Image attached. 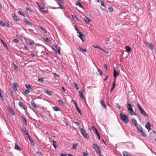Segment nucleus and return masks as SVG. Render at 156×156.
<instances>
[{"label":"nucleus","mask_w":156,"mask_h":156,"mask_svg":"<svg viewBox=\"0 0 156 156\" xmlns=\"http://www.w3.org/2000/svg\"><path fill=\"white\" fill-rule=\"evenodd\" d=\"M120 115L121 120L126 124L128 123L129 119L128 117L125 114H123L122 113L120 114Z\"/></svg>","instance_id":"obj_1"},{"label":"nucleus","mask_w":156,"mask_h":156,"mask_svg":"<svg viewBox=\"0 0 156 156\" xmlns=\"http://www.w3.org/2000/svg\"><path fill=\"white\" fill-rule=\"evenodd\" d=\"M93 146H94V148L96 152L98 153L99 155H101V151L98 145L97 144H93Z\"/></svg>","instance_id":"obj_2"},{"label":"nucleus","mask_w":156,"mask_h":156,"mask_svg":"<svg viewBox=\"0 0 156 156\" xmlns=\"http://www.w3.org/2000/svg\"><path fill=\"white\" fill-rule=\"evenodd\" d=\"M144 43L149 49L151 50L154 49V46L152 43H149L147 41H145Z\"/></svg>","instance_id":"obj_3"},{"label":"nucleus","mask_w":156,"mask_h":156,"mask_svg":"<svg viewBox=\"0 0 156 156\" xmlns=\"http://www.w3.org/2000/svg\"><path fill=\"white\" fill-rule=\"evenodd\" d=\"M52 48L54 50L55 52L58 53L59 55L60 54V49L58 48L56 45H53L52 46Z\"/></svg>","instance_id":"obj_4"},{"label":"nucleus","mask_w":156,"mask_h":156,"mask_svg":"<svg viewBox=\"0 0 156 156\" xmlns=\"http://www.w3.org/2000/svg\"><path fill=\"white\" fill-rule=\"evenodd\" d=\"M77 33L79 34V37L82 40L83 42H84L85 41V40L84 39L85 38V36L81 32H77Z\"/></svg>","instance_id":"obj_5"},{"label":"nucleus","mask_w":156,"mask_h":156,"mask_svg":"<svg viewBox=\"0 0 156 156\" xmlns=\"http://www.w3.org/2000/svg\"><path fill=\"white\" fill-rule=\"evenodd\" d=\"M18 105L20 108L23 109L25 110H26L27 108V107H25V105L23 104V103L22 102H20L18 103Z\"/></svg>","instance_id":"obj_6"},{"label":"nucleus","mask_w":156,"mask_h":156,"mask_svg":"<svg viewBox=\"0 0 156 156\" xmlns=\"http://www.w3.org/2000/svg\"><path fill=\"white\" fill-rule=\"evenodd\" d=\"M145 127L147 129L148 132L151 130V124L149 122H147L146 124Z\"/></svg>","instance_id":"obj_7"},{"label":"nucleus","mask_w":156,"mask_h":156,"mask_svg":"<svg viewBox=\"0 0 156 156\" xmlns=\"http://www.w3.org/2000/svg\"><path fill=\"white\" fill-rule=\"evenodd\" d=\"M17 83H13V90L15 91H18V89H17Z\"/></svg>","instance_id":"obj_8"},{"label":"nucleus","mask_w":156,"mask_h":156,"mask_svg":"<svg viewBox=\"0 0 156 156\" xmlns=\"http://www.w3.org/2000/svg\"><path fill=\"white\" fill-rule=\"evenodd\" d=\"M23 21L25 23L26 25H31V26H33V24L31 23L29 21L27 20L26 18L24 19Z\"/></svg>","instance_id":"obj_9"},{"label":"nucleus","mask_w":156,"mask_h":156,"mask_svg":"<svg viewBox=\"0 0 156 156\" xmlns=\"http://www.w3.org/2000/svg\"><path fill=\"white\" fill-rule=\"evenodd\" d=\"M44 92L49 95H52V92L49 90L45 89L44 90Z\"/></svg>","instance_id":"obj_10"},{"label":"nucleus","mask_w":156,"mask_h":156,"mask_svg":"<svg viewBox=\"0 0 156 156\" xmlns=\"http://www.w3.org/2000/svg\"><path fill=\"white\" fill-rule=\"evenodd\" d=\"M12 16L13 19L15 20L16 21H17L19 20V19L18 17L15 14H12Z\"/></svg>","instance_id":"obj_11"},{"label":"nucleus","mask_w":156,"mask_h":156,"mask_svg":"<svg viewBox=\"0 0 156 156\" xmlns=\"http://www.w3.org/2000/svg\"><path fill=\"white\" fill-rule=\"evenodd\" d=\"M8 109L9 111V112L13 115L14 116L15 115V114L14 112L13 109L11 108L10 107H9Z\"/></svg>","instance_id":"obj_12"},{"label":"nucleus","mask_w":156,"mask_h":156,"mask_svg":"<svg viewBox=\"0 0 156 156\" xmlns=\"http://www.w3.org/2000/svg\"><path fill=\"white\" fill-rule=\"evenodd\" d=\"M84 20L87 24H89L91 21L90 19L87 17H86Z\"/></svg>","instance_id":"obj_13"},{"label":"nucleus","mask_w":156,"mask_h":156,"mask_svg":"<svg viewBox=\"0 0 156 156\" xmlns=\"http://www.w3.org/2000/svg\"><path fill=\"white\" fill-rule=\"evenodd\" d=\"M22 118L23 122L25 123V125L27 126V121L26 119V117L24 115H23L22 116Z\"/></svg>","instance_id":"obj_14"},{"label":"nucleus","mask_w":156,"mask_h":156,"mask_svg":"<svg viewBox=\"0 0 156 156\" xmlns=\"http://www.w3.org/2000/svg\"><path fill=\"white\" fill-rule=\"evenodd\" d=\"M119 73L118 72L115 70L114 69V73H113V76L115 78H116L117 76H119Z\"/></svg>","instance_id":"obj_15"},{"label":"nucleus","mask_w":156,"mask_h":156,"mask_svg":"<svg viewBox=\"0 0 156 156\" xmlns=\"http://www.w3.org/2000/svg\"><path fill=\"white\" fill-rule=\"evenodd\" d=\"M76 5L79 6L80 7L82 8L83 9H84V8L81 3L79 2H76Z\"/></svg>","instance_id":"obj_16"},{"label":"nucleus","mask_w":156,"mask_h":156,"mask_svg":"<svg viewBox=\"0 0 156 156\" xmlns=\"http://www.w3.org/2000/svg\"><path fill=\"white\" fill-rule=\"evenodd\" d=\"M101 105L102 107H103L104 108H106V106L105 104L104 100H102L101 102Z\"/></svg>","instance_id":"obj_17"},{"label":"nucleus","mask_w":156,"mask_h":156,"mask_svg":"<svg viewBox=\"0 0 156 156\" xmlns=\"http://www.w3.org/2000/svg\"><path fill=\"white\" fill-rule=\"evenodd\" d=\"M141 114L142 115H144L145 117H147L148 115L146 114L144 110L143 109L140 111Z\"/></svg>","instance_id":"obj_18"},{"label":"nucleus","mask_w":156,"mask_h":156,"mask_svg":"<svg viewBox=\"0 0 156 156\" xmlns=\"http://www.w3.org/2000/svg\"><path fill=\"white\" fill-rule=\"evenodd\" d=\"M31 105L32 107L35 108H37V106L35 102L33 101H31Z\"/></svg>","instance_id":"obj_19"},{"label":"nucleus","mask_w":156,"mask_h":156,"mask_svg":"<svg viewBox=\"0 0 156 156\" xmlns=\"http://www.w3.org/2000/svg\"><path fill=\"white\" fill-rule=\"evenodd\" d=\"M40 8L43 13L47 14V13L48 11H45L44 10V7L41 8L40 6H39Z\"/></svg>","instance_id":"obj_20"},{"label":"nucleus","mask_w":156,"mask_h":156,"mask_svg":"<svg viewBox=\"0 0 156 156\" xmlns=\"http://www.w3.org/2000/svg\"><path fill=\"white\" fill-rule=\"evenodd\" d=\"M133 124L135 125L136 127L137 126V123L136 119H133L132 120Z\"/></svg>","instance_id":"obj_21"},{"label":"nucleus","mask_w":156,"mask_h":156,"mask_svg":"<svg viewBox=\"0 0 156 156\" xmlns=\"http://www.w3.org/2000/svg\"><path fill=\"white\" fill-rule=\"evenodd\" d=\"M79 93L80 98H81L82 99H84V97L82 91L81 90L79 91Z\"/></svg>","instance_id":"obj_22"},{"label":"nucleus","mask_w":156,"mask_h":156,"mask_svg":"<svg viewBox=\"0 0 156 156\" xmlns=\"http://www.w3.org/2000/svg\"><path fill=\"white\" fill-rule=\"evenodd\" d=\"M126 51L128 52H130L131 51V49L129 46H126L125 47Z\"/></svg>","instance_id":"obj_23"},{"label":"nucleus","mask_w":156,"mask_h":156,"mask_svg":"<svg viewBox=\"0 0 156 156\" xmlns=\"http://www.w3.org/2000/svg\"><path fill=\"white\" fill-rule=\"evenodd\" d=\"M15 149L18 151H20L21 148L20 147H19L17 144H16L15 145Z\"/></svg>","instance_id":"obj_24"},{"label":"nucleus","mask_w":156,"mask_h":156,"mask_svg":"<svg viewBox=\"0 0 156 156\" xmlns=\"http://www.w3.org/2000/svg\"><path fill=\"white\" fill-rule=\"evenodd\" d=\"M127 108H128V110L129 111L132 109V106L129 103H127Z\"/></svg>","instance_id":"obj_25"},{"label":"nucleus","mask_w":156,"mask_h":156,"mask_svg":"<svg viewBox=\"0 0 156 156\" xmlns=\"http://www.w3.org/2000/svg\"><path fill=\"white\" fill-rule=\"evenodd\" d=\"M129 111H130L129 112V114L130 115H137L134 112L133 109H132V110H131Z\"/></svg>","instance_id":"obj_26"},{"label":"nucleus","mask_w":156,"mask_h":156,"mask_svg":"<svg viewBox=\"0 0 156 156\" xmlns=\"http://www.w3.org/2000/svg\"><path fill=\"white\" fill-rule=\"evenodd\" d=\"M57 143L56 141H55V140H53V145L55 149H56L57 147Z\"/></svg>","instance_id":"obj_27"},{"label":"nucleus","mask_w":156,"mask_h":156,"mask_svg":"<svg viewBox=\"0 0 156 156\" xmlns=\"http://www.w3.org/2000/svg\"><path fill=\"white\" fill-rule=\"evenodd\" d=\"M57 3L60 6V7L59 8H56V7H54V8H53L52 9H64V8H63L61 5L59 3H58V2H57Z\"/></svg>","instance_id":"obj_28"},{"label":"nucleus","mask_w":156,"mask_h":156,"mask_svg":"<svg viewBox=\"0 0 156 156\" xmlns=\"http://www.w3.org/2000/svg\"><path fill=\"white\" fill-rule=\"evenodd\" d=\"M83 135L85 138L88 139L89 138V136L88 134L86 133V132H84Z\"/></svg>","instance_id":"obj_29"},{"label":"nucleus","mask_w":156,"mask_h":156,"mask_svg":"<svg viewBox=\"0 0 156 156\" xmlns=\"http://www.w3.org/2000/svg\"><path fill=\"white\" fill-rule=\"evenodd\" d=\"M98 71L97 73V75H101L102 74V72L100 69H98Z\"/></svg>","instance_id":"obj_30"},{"label":"nucleus","mask_w":156,"mask_h":156,"mask_svg":"<svg viewBox=\"0 0 156 156\" xmlns=\"http://www.w3.org/2000/svg\"><path fill=\"white\" fill-rule=\"evenodd\" d=\"M78 143H75V144H73V147L72 149L73 150H75L76 148V146H77L78 144Z\"/></svg>","instance_id":"obj_31"},{"label":"nucleus","mask_w":156,"mask_h":156,"mask_svg":"<svg viewBox=\"0 0 156 156\" xmlns=\"http://www.w3.org/2000/svg\"><path fill=\"white\" fill-rule=\"evenodd\" d=\"M52 108L55 111H60V110L59 108H58L57 107H52Z\"/></svg>","instance_id":"obj_32"},{"label":"nucleus","mask_w":156,"mask_h":156,"mask_svg":"<svg viewBox=\"0 0 156 156\" xmlns=\"http://www.w3.org/2000/svg\"><path fill=\"white\" fill-rule=\"evenodd\" d=\"M92 128L93 132L95 133H97V132H98L97 129L94 126H92Z\"/></svg>","instance_id":"obj_33"},{"label":"nucleus","mask_w":156,"mask_h":156,"mask_svg":"<svg viewBox=\"0 0 156 156\" xmlns=\"http://www.w3.org/2000/svg\"><path fill=\"white\" fill-rule=\"evenodd\" d=\"M124 156H131L128 153L127 151H124L123 152Z\"/></svg>","instance_id":"obj_34"},{"label":"nucleus","mask_w":156,"mask_h":156,"mask_svg":"<svg viewBox=\"0 0 156 156\" xmlns=\"http://www.w3.org/2000/svg\"><path fill=\"white\" fill-rule=\"evenodd\" d=\"M136 127L137 130L139 132H140L143 129V128L141 126L138 127L137 126Z\"/></svg>","instance_id":"obj_35"},{"label":"nucleus","mask_w":156,"mask_h":156,"mask_svg":"<svg viewBox=\"0 0 156 156\" xmlns=\"http://www.w3.org/2000/svg\"><path fill=\"white\" fill-rule=\"evenodd\" d=\"M22 130L23 131L24 133L26 135V134L27 133H28V131L26 130V127H24V128H22Z\"/></svg>","instance_id":"obj_36"},{"label":"nucleus","mask_w":156,"mask_h":156,"mask_svg":"<svg viewBox=\"0 0 156 156\" xmlns=\"http://www.w3.org/2000/svg\"><path fill=\"white\" fill-rule=\"evenodd\" d=\"M140 133L144 137L146 136V134L144 131H143V129L140 131Z\"/></svg>","instance_id":"obj_37"},{"label":"nucleus","mask_w":156,"mask_h":156,"mask_svg":"<svg viewBox=\"0 0 156 156\" xmlns=\"http://www.w3.org/2000/svg\"><path fill=\"white\" fill-rule=\"evenodd\" d=\"M30 142L31 143V145L33 146H34L35 145V142H34L33 140V139H31L30 140Z\"/></svg>","instance_id":"obj_38"},{"label":"nucleus","mask_w":156,"mask_h":156,"mask_svg":"<svg viewBox=\"0 0 156 156\" xmlns=\"http://www.w3.org/2000/svg\"><path fill=\"white\" fill-rule=\"evenodd\" d=\"M38 82H41V83H43L44 81V79L43 78H39L38 79Z\"/></svg>","instance_id":"obj_39"},{"label":"nucleus","mask_w":156,"mask_h":156,"mask_svg":"<svg viewBox=\"0 0 156 156\" xmlns=\"http://www.w3.org/2000/svg\"><path fill=\"white\" fill-rule=\"evenodd\" d=\"M18 13L19 15H20L21 16H25V14L23 13L21 11H19L18 12Z\"/></svg>","instance_id":"obj_40"},{"label":"nucleus","mask_w":156,"mask_h":156,"mask_svg":"<svg viewBox=\"0 0 156 156\" xmlns=\"http://www.w3.org/2000/svg\"><path fill=\"white\" fill-rule=\"evenodd\" d=\"M13 65L14 66L15 70H16V71H18L19 69L17 66L14 63H13Z\"/></svg>","instance_id":"obj_41"},{"label":"nucleus","mask_w":156,"mask_h":156,"mask_svg":"<svg viewBox=\"0 0 156 156\" xmlns=\"http://www.w3.org/2000/svg\"><path fill=\"white\" fill-rule=\"evenodd\" d=\"M79 48L80 50L81 51L84 52H85L86 51V50L85 49H83L81 47H79Z\"/></svg>","instance_id":"obj_42"},{"label":"nucleus","mask_w":156,"mask_h":156,"mask_svg":"<svg viewBox=\"0 0 156 156\" xmlns=\"http://www.w3.org/2000/svg\"><path fill=\"white\" fill-rule=\"evenodd\" d=\"M30 45H31L34 44L35 43L33 41H29L28 43Z\"/></svg>","instance_id":"obj_43"},{"label":"nucleus","mask_w":156,"mask_h":156,"mask_svg":"<svg viewBox=\"0 0 156 156\" xmlns=\"http://www.w3.org/2000/svg\"><path fill=\"white\" fill-rule=\"evenodd\" d=\"M74 85L75 88L77 90H78L79 89V86L76 83H74Z\"/></svg>","instance_id":"obj_44"},{"label":"nucleus","mask_w":156,"mask_h":156,"mask_svg":"<svg viewBox=\"0 0 156 156\" xmlns=\"http://www.w3.org/2000/svg\"><path fill=\"white\" fill-rule=\"evenodd\" d=\"M85 132H86V131L85 130L84 128H82L81 130V132L82 135H83L84 133Z\"/></svg>","instance_id":"obj_45"},{"label":"nucleus","mask_w":156,"mask_h":156,"mask_svg":"<svg viewBox=\"0 0 156 156\" xmlns=\"http://www.w3.org/2000/svg\"><path fill=\"white\" fill-rule=\"evenodd\" d=\"M26 87L27 88L29 89H32V87H31L30 85H26Z\"/></svg>","instance_id":"obj_46"},{"label":"nucleus","mask_w":156,"mask_h":156,"mask_svg":"<svg viewBox=\"0 0 156 156\" xmlns=\"http://www.w3.org/2000/svg\"><path fill=\"white\" fill-rule=\"evenodd\" d=\"M78 112L81 115H82L83 113L81 112V110L78 107L76 108Z\"/></svg>","instance_id":"obj_47"},{"label":"nucleus","mask_w":156,"mask_h":156,"mask_svg":"<svg viewBox=\"0 0 156 156\" xmlns=\"http://www.w3.org/2000/svg\"><path fill=\"white\" fill-rule=\"evenodd\" d=\"M0 24L1 26L4 27H5V23L2 21H1L0 22Z\"/></svg>","instance_id":"obj_48"},{"label":"nucleus","mask_w":156,"mask_h":156,"mask_svg":"<svg viewBox=\"0 0 156 156\" xmlns=\"http://www.w3.org/2000/svg\"><path fill=\"white\" fill-rule=\"evenodd\" d=\"M108 10L109 11V12H112L113 11V8L111 6H110L108 8Z\"/></svg>","instance_id":"obj_49"},{"label":"nucleus","mask_w":156,"mask_h":156,"mask_svg":"<svg viewBox=\"0 0 156 156\" xmlns=\"http://www.w3.org/2000/svg\"><path fill=\"white\" fill-rule=\"evenodd\" d=\"M137 106L138 107L139 109L140 110V111L143 109V108L140 105V104H138Z\"/></svg>","instance_id":"obj_50"},{"label":"nucleus","mask_w":156,"mask_h":156,"mask_svg":"<svg viewBox=\"0 0 156 156\" xmlns=\"http://www.w3.org/2000/svg\"><path fill=\"white\" fill-rule=\"evenodd\" d=\"M5 27L6 26L8 28H9L10 27L9 25L8 22H5Z\"/></svg>","instance_id":"obj_51"},{"label":"nucleus","mask_w":156,"mask_h":156,"mask_svg":"<svg viewBox=\"0 0 156 156\" xmlns=\"http://www.w3.org/2000/svg\"><path fill=\"white\" fill-rule=\"evenodd\" d=\"M73 102L74 103V104L76 107V108L78 107V106H77V104L76 101L74 100H72Z\"/></svg>","instance_id":"obj_52"},{"label":"nucleus","mask_w":156,"mask_h":156,"mask_svg":"<svg viewBox=\"0 0 156 156\" xmlns=\"http://www.w3.org/2000/svg\"><path fill=\"white\" fill-rule=\"evenodd\" d=\"M46 42L49 43L51 41L48 38H44Z\"/></svg>","instance_id":"obj_53"},{"label":"nucleus","mask_w":156,"mask_h":156,"mask_svg":"<svg viewBox=\"0 0 156 156\" xmlns=\"http://www.w3.org/2000/svg\"><path fill=\"white\" fill-rule=\"evenodd\" d=\"M13 41L14 42L16 43H18L19 41L18 40L16 39H14Z\"/></svg>","instance_id":"obj_54"},{"label":"nucleus","mask_w":156,"mask_h":156,"mask_svg":"<svg viewBox=\"0 0 156 156\" xmlns=\"http://www.w3.org/2000/svg\"><path fill=\"white\" fill-rule=\"evenodd\" d=\"M58 102L60 104H64L63 102L61 99L59 100H58Z\"/></svg>","instance_id":"obj_55"},{"label":"nucleus","mask_w":156,"mask_h":156,"mask_svg":"<svg viewBox=\"0 0 156 156\" xmlns=\"http://www.w3.org/2000/svg\"><path fill=\"white\" fill-rule=\"evenodd\" d=\"M75 29L77 31V32H80L79 31V29L77 27V26L76 25H75Z\"/></svg>","instance_id":"obj_56"},{"label":"nucleus","mask_w":156,"mask_h":156,"mask_svg":"<svg viewBox=\"0 0 156 156\" xmlns=\"http://www.w3.org/2000/svg\"><path fill=\"white\" fill-rule=\"evenodd\" d=\"M37 154L39 156H41V155H42V154L41 152H40L39 151H37L36 152Z\"/></svg>","instance_id":"obj_57"},{"label":"nucleus","mask_w":156,"mask_h":156,"mask_svg":"<svg viewBox=\"0 0 156 156\" xmlns=\"http://www.w3.org/2000/svg\"><path fill=\"white\" fill-rule=\"evenodd\" d=\"M26 135H27V137L29 138V140H30V139H32V138H31V136H30V135H29V134H28V133H27L26 134Z\"/></svg>","instance_id":"obj_58"},{"label":"nucleus","mask_w":156,"mask_h":156,"mask_svg":"<svg viewBox=\"0 0 156 156\" xmlns=\"http://www.w3.org/2000/svg\"><path fill=\"white\" fill-rule=\"evenodd\" d=\"M24 92L26 94H27L30 92V91L28 90H26L24 91Z\"/></svg>","instance_id":"obj_59"},{"label":"nucleus","mask_w":156,"mask_h":156,"mask_svg":"<svg viewBox=\"0 0 156 156\" xmlns=\"http://www.w3.org/2000/svg\"><path fill=\"white\" fill-rule=\"evenodd\" d=\"M83 156H87L88 155V154L87 153V152L86 153L85 152H83Z\"/></svg>","instance_id":"obj_60"},{"label":"nucleus","mask_w":156,"mask_h":156,"mask_svg":"<svg viewBox=\"0 0 156 156\" xmlns=\"http://www.w3.org/2000/svg\"><path fill=\"white\" fill-rule=\"evenodd\" d=\"M53 74L55 77H59V76L56 73H54Z\"/></svg>","instance_id":"obj_61"},{"label":"nucleus","mask_w":156,"mask_h":156,"mask_svg":"<svg viewBox=\"0 0 156 156\" xmlns=\"http://www.w3.org/2000/svg\"><path fill=\"white\" fill-rule=\"evenodd\" d=\"M3 44L4 47L7 49H8V47L6 44L5 43H4Z\"/></svg>","instance_id":"obj_62"},{"label":"nucleus","mask_w":156,"mask_h":156,"mask_svg":"<svg viewBox=\"0 0 156 156\" xmlns=\"http://www.w3.org/2000/svg\"><path fill=\"white\" fill-rule=\"evenodd\" d=\"M40 27L43 30H44V32L45 33H46V30H45L43 28V27Z\"/></svg>","instance_id":"obj_63"},{"label":"nucleus","mask_w":156,"mask_h":156,"mask_svg":"<svg viewBox=\"0 0 156 156\" xmlns=\"http://www.w3.org/2000/svg\"><path fill=\"white\" fill-rule=\"evenodd\" d=\"M101 4L102 6H103L104 7H105L104 2L103 1L101 2Z\"/></svg>","instance_id":"obj_64"}]
</instances>
